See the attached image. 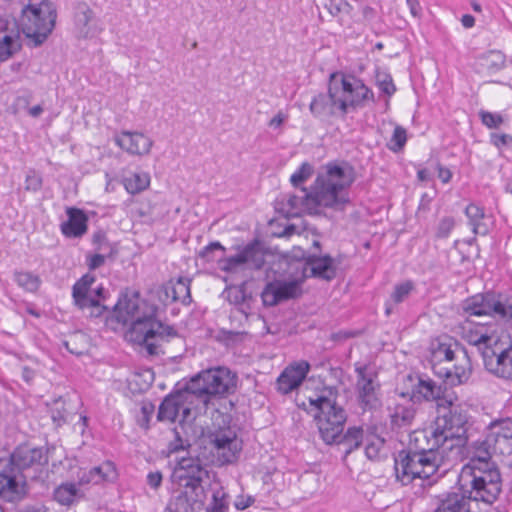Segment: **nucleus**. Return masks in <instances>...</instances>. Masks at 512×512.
I'll return each mask as SVG.
<instances>
[{"label":"nucleus","instance_id":"f257e3e1","mask_svg":"<svg viewBox=\"0 0 512 512\" xmlns=\"http://www.w3.org/2000/svg\"><path fill=\"white\" fill-rule=\"evenodd\" d=\"M355 181V171L348 163H328L318 173L310 191L302 189V196L285 195L278 202L285 217L302 213L318 214L322 208L343 210L350 202L348 189Z\"/></svg>","mask_w":512,"mask_h":512},{"label":"nucleus","instance_id":"f03ea898","mask_svg":"<svg viewBox=\"0 0 512 512\" xmlns=\"http://www.w3.org/2000/svg\"><path fill=\"white\" fill-rule=\"evenodd\" d=\"M156 309L137 292L123 294L114 306L117 322L129 325L126 332L129 341L145 345L150 354L156 353L159 342L175 336V330L155 319Z\"/></svg>","mask_w":512,"mask_h":512},{"label":"nucleus","instance_id":"7ed1b4c3","mask_svg":"<svg viewBox=\"0 0 512 512\" xmlns=\"http://www.w3.org/2000/svg\"><path fill=\"white\" fill-rule=\"evenodd\" d=\"M411 448L408 452H400L395 459L396 480L402 485H408L416 480H427L433 476L442 465H452L440 443H434V439L425 430L414 431L410 435Z\"/></svg>","mask_w":512,"mask_h":512},{"label":"nucleus","instance_id":"20e7f679","mask_svg":"<svg viewBox=\"0 0 512 512\" xmlns=\"http://www.w3.org/2000/svg\"><path fill=\"white\" fill-rule=\"evenodd\" d=\"M374 100L373 92L358 78L343 72L329 76L328 94H319L310 103L316 117L344 116Z\"/></svg>","mask_w":512,"mask_h":512},{"label":"nucleus","instance_id":"39448f33","mask_svg":"<svg viewBox=\"0 0 512 512\" xmlns=\"http://www.w3.org/2000/svg\"><path fill=\"white\" fill-rule=\"evenodd\" d=\"M495 455L492 443L487 432L486 436L467 446L469 463L462 471V479L466 475L471 477V494L476 500L486 503L494 502L501 492V476L499 471L490 462Z\"/></svg>","mask_w":512,"mask_h":512},{"label":"nucleus","instance_id":"423d86ee","mask_svg":"<svg viewBox=\"0 0 512 512\" xmlns=\"http://www.w3.org/2000/svg\"><path fill=\"white\" fill-rule=\"evenodd\" d=\"M458 397L454 393L443 396L439 407L449 408L448 414L436 419L434 425L426 430L444 449H448L449 462H457L462 458L463 448L467 445V429L469 415L466 405L458 404Z\"/></svg>","mask_w":512,"mask_h":512},{"label":"nucleus","instance_id":"0eeeda50","mask_svg":"<svg viewBox=\"0 0 512 512\" xmlns=\"http://www.w3.org/2000/svg\"><path fill=\"white\" fill-rule=\"evenodd\" d=\"M176 474L181 490L170 500L167 512H202L206 498L204 483L209 479L208 472L198 461L182 459Z\"/></svg>","mask_w":512,"mask_h":512},{"label":"nucleus","instance_id":"6e6552de","mask_svg":"<svg viewBox=\"0 0 512 512\" xmlns=\"http://www.w3.org/2000/svg\"><path fill=\"white\" fill-rule=\"evenodd\" d=\"M57 10L51 0H29L22 9V31L32 47L42 45L55 27Z\"/></svg>","mask_w":512,"mask_h":512},{"label":"nucleus","instance_id":"1a4fd4ad","mask_svg":"<svg viewBox=\"0 0 512 512\" xmlns=\"http://www.w3.org/2000/svg\"><path fill=\"white\" fill-rule=\"evenodd\" d=\"M311 410L315 411L321 438L326 444H334L339 441L347 420L345 410L339 406L334 398L327 397L323 393L316 397H309Z\"/></svg>","mask_w":512,"mask_h":512},{"label":"nucleus","instance_id":"9d476101","mask_svg":"<svg viewBox=\"0 0 512 512\" xmlns=\"http://www.w3.org/2000/svg\"><path fill=\"white\" fill-rule=\"evenodd\" d=\"M236 387V376L226 367H216L200 372L188 385L193 397H198L204 405L209 395L231 393Z\"/></svg>","mask_w":512,"mask_h":512},{"label":"nucleus","instance_id":"9b49d317","mask_svg":"<svg viewBox=\"0 0 512 512\" xmlns=\"http://www.w3.org/2000/svg\"><path fill=\"white\" fill-rule=\"evenodd\" d=\"M265 263L262 247L257 243H250L237 254L223 257L218 260L221 271L245 281L254 270H259Z\"/></svg>","mask_w":512,"mask_h":512},{"label":"nucleus","instance_id":"f8f14e48","mask_svg":"<svg viewBox=\"0 0 512 512\" xmlns=\"http://www.w3.org/2000/svg\"><path fill=\"white\" fill-rule=\"evenodd\" d=\"M104 292L103 286L96 284L95 276L87 273L73 285L72 297L75 305L88 316L99 317L106 310L102 304Z\"/></svg>","mask_w":512,"mask_h":512},{"label":"nucleus","instance_id":"ddd939ff","mask_svg":"<svg viewBox=\"0 0 512 512\" xmlns=\"http://www.w3.org/2000/svg\"><path fill=\"white\" fill-rule=\"evenodd\" d=\"M485 368L494 376L512 381V339L504 335L490 350L483 352Z\"/></svg>","mask_w":512,"mask_h":512},{"label":"nucleus","instance_id":"4468645a","mask_svg":"<svg viewBox=\"0 0 512 512\" xmlns=\"http://www.w3.org/2000/svg\"><path fill=\"white\" fill-rule=\"evenodd\" d=\"M461 337L479 350H490L504 335L499 334V326L495 321L486 323L464 320L460 326Z\"/></svg>","mask_w":512,"mask_h":512},{"label":"nucleus","instance_id":"2eb2a0df","mask_svg":"<svg viewBox=\"0 0 512 512\" xmlns=\"http://www.w3.org/2000/svg\"><path fill=\"white\" fill-rule=\"evenodd\" d=\"M356 391L360 405L364 409H374L380 405L377 374L368 365L356 363Z\"/></svg>","mask_w":512,"mask_h":512},{"label":"nucleus","instance_id":"dca6fc26","mask_svg":"<svg viewBox=\"0 0 512 512\" xmlns=\"http://www.w3.org/2000/svg\"><path fill=\"white\" fill-rule=\"evenodd\" d=\"M209 440L222 464L234 462L242 449L241 440L231 428L211 432Z\"/></svg>","mask_w":512,"mask_h":512},{"label":"nucleus","instance_id":"f3484780","mask_svg":"<svg viewBox=\"0 0 512 512\" xmlns=\"http://www.w3.org/2000/svg\"><path fill=\"white\" fill-rule=\"evenodd\" d=\"M25 494V476L15 467L7 464L0 471V497L6 501L14 502L22 499Z\"/></svg>","mask_w":512,"mask_h":512},{"label":"nucleus","instance_id":"a211bd4d","mask_svg":"<svg viewBox=\"0 0 512 512\" xmlns=\"http://www.w3.org/2000/svg\"><path fill=\"white\" fill-rule=\"evenodd\" d=\"M193 395L190 390L179 394L175 397H167L161 403L158 411V419L161 421H185L190 413L191 408L185 405L186 402H192Z\"/></svg>","mask_w":512,"mask_h":512},{"label":"nucleus","instance_id":"6ab92c4d","mask_svg":"<svg viewBox=\"0 0 512 512\" xmlns=\"http://www.w3.org/2000/svg\"><path fill=\"white\" fill-rule=\"evenodd\" d=\"M115 143L132 156L144 157L150 154L154 141L138 131H122L115 137Z\"/></svg>","mask_w":512,"mask_h":512},{"label":"nucleus","instance_id":"aec40b11","mask_svg":"<svg viewBox=\"0 0 512 512\" xmlns=\"http://www.w3.org/2000/svg\"><path fill=\"white\" fill-rule=\"evenodd\" d=\"M302 281L301 277L290 281L269 283L262 293L264 304L273 306L283 300L297 297L301 293Z\"/></svg>","mask_w":512,"mask_h":512},{"label":"nucleus","instance_id":"412c9836","mask_svg":"<svg viewBox=\"0 0 512 512\" xmlns=\"http://www.w3.org/2000/svg\"><path fill=\"white\" fill-rule=\"evenodd\" d=\"M47 462L48 457L43 448L21 445L11 454L8 465L23 473L28 468L41 466Z\"/></svg>","mask_w":512,"mask_h":512},{"label":"nucleus","instance_id":"4be33fe9","mask_svg":"<svg viewBox=\"0 0 512 512\" xmlns=\"http://www.w3.org/2000/svg\"><path fill=\"white\" fill-rule=\"evenodd\" d=\"M494 454H512V421L502 419L490 423L487 428Z\"/></svg>","mask_w":512,"mask_h":512},{"label":"nucleus","instance_id":"5701e85b","mask_svg":"<svg viewBox=\"0 0 512 512\" xmlns=\"http://www.w3.org/2000/svg\"><path fill=\"white\" fill-rule=\"evenodd\" d=\"M309 370L310 364L304 360L287 366L277 378V390L282 394H288L297 389Z\"/></svg>","mask_w":512,"mask_h":512},{"label":"nucleus","instance_id":"b1692460","mask_svg":"<svg viewBox=\"0 0 512 512\" xmlns=\"http://www.w3.org/2000/svg\"><path fill=\"white\" fill-rule=\"evenodd\" d=\"M302 278L317 277L323 280H331L336 276V267L334 260L328 256H310L305 263L302 264Z\"/></svg>","mask_w":512,"mask_h":512},{"label":"nucleus","instance_id":"393cba45","mask_svg":"<svg viewBox=\"0 0 512 512\" xmlns=\"http://www.w3.org/2000/svg\"><path fill=\"white\" fill-rule=\"evenodd\" d=\"M459 359L457 364L449 365L440 371H436L440 377L444 378L446 384L450 386L466 383L471 375V364L464 350H459Z\"/></svg>","mask_w":512,"mask_h":512},{"label":"nucleus","instance_id":"a878e982","mask_svg":"<svg viewBox=\"0 0 512 512\" xmlns=\"http://www.w3.org/2000/svg\"><path fill=\"white\" fill-rule=\"evenodd\" d=\"M66 214L68 219L60 225L62 234L67 238L82 237L88 228V217L84 211L75 207H68Z\"/></svg>","mask_w":512,"mask_h":512},{"label":"nucleus","instance_id":"bb28decb","mask_svg":"<svg viewBox=\"0 0 512 512\" xmlns=\"http://www.w3.org/2000/svg\"><path fill=\"white\" fill-rule=\"evenodd\" d=\"M471 500L477 501L472 497L471 489L468 496L461 491L450 492L439 500L433 512H473L471 510Z\"/></svg>","mask_w":512,"mask_h":512},{"label":"nucleus","instance_id":"cd10ccee","mask_svg":"<svg viewBox=\"0 0 512 512\" xmlns=\"http://www.w3.org/2000/svg\"><path fill=\"white\" fill-rule=\"evenodd\" d=\"M416 409L413 404H396L390 408V426L392 430H408L415 419Z\"/></svg>","mask_w":512,"mask_h":512},{"label":"nucleus","instance_id":"c85d7f7f","mask_svg":"<svg viewBox=\"0 0 512 512\" xmlns=\"http://www.w3.org/2000/svg\"><path fill=\"white\" fill-rule=\"evenodd\" d=\"M164 293V301H179L183 304H189L191 302L190 279L179 277L176 281H170L165 285Z\"/></svg>","mask_w":512,"mask_h":512},{"label":"nucleus","instance_id":"c756f323","mask_svg":"<svg viewBox=\"0 0 512 512\" xmlns=\"http://www.w3.org/2000/svg\"><path fill=\"white\" fill-rule=\"evenodd\" d=\"M492 295L493 293H485L469 297L462 304L464 313L469 316H490Z\"/></svg>","mask_w":512,"mask_h":512},{"label":"nucleus","instance_id":"7c9ffc66","mask_svg":"<svg viewBox=\"0 0 512 512\" xmlns=\"http://www.w3.org/2000/svg\"><path fill=\"white\" fill-rule=\"evenodd\" d=\"M490 316L512 324V296L493 293Z\"/></svg>","mask_w":512,"mask_h":512},{"label":"nucleus","instance_id":"2f4dec72","mask_svg":"<svg viewBox=\"0 0 512 512\" xmlns=\"http://www.w3.org/2000/svg\"><path fill=\"white\" fill-rule=\"evenodd\" d=\"M469 225L475 235H486L489 232L488 218L483 209L476 204H469L465 209Z\"/></svg>","mask_w":512,"mask_h":512},{"label":"nucleus","instance_id":"473e14b6","mask_svg":"<svg viewBox=\"0 0 512 512\" xmlns=\"http://www.w3.org/2000/svg\"><path fill=\"white\" fill-rule=\"evenodd\" d=\"M459 350L462 349L459 348L456 343L454 345L448 343H438L437 346L432 350V362L435 372L438 371L436 363L445 361L450 364L453 360H458L460 355Z\"/></svg>","mask_w":512,"mask_h":512},{"label":"nucleus","instance_id":"72a5a7b5","mask_svg":"<svg viewBox=\"0 0 512 512\" xmlns=\"http://www.w3.org/2000/svg\"><path fill=\"white\" fill-rule=\"evenodd\" d=\"M363 441V429L361 427H351L345 434L341 433L339 441L335 444H340L344 447V453L350 454L355 449L359 448Z\"/></svg>","mask_w":512,"mask_h":512},{"label":"nucleus","instance_id":"f704fd0d","mask_svg":"<svg viewBox=\"0 0 512 512\" xmlns=\"http://www.w3.org/2000/svg\"><path fill=\"white\" fill-rule=\"evenodd\" d=\"M125 189L130 194H137L150 185V175L146 172L134 173L123 179Z\"/></svg>","mask_w":512,"mask_h":512},{"label":"nucleus","instance_id":"c9c22d12","mask_svg":"<svg viewBox=\"0 0 512 512\" xmlns=\"http://www.w3.org/2000/svg\"><path fill=\"white\" fill-rule=\"evenodd\" d=\"M21 48L18 34H5L0 38V62L7 61Z\"/></svg>","mask_w":512,"mask_h":512},{"label":"nucleus","instance_id":"e433bc0d","mask_svg":"<svg viewBox=\"0 0 512 512\" xmlns=\"http://www.w3.org/2000/svg\"><path fill=\"white\" fill-rule=\"evenodd\" d=\"M92 469L95 477L94 485L103 482H113L118 477L116 466L111 461H105L101 463L99 466L93 467Z\"/></svg>","mask_w":512,"mask_h":512},{"label":"nucleus","instance_id":"4c0bfd02","mask_svg":"<svg viewBox=\"0 0 512 512\" xmlns=\"http://www.w3.org/2000/svg\"><path fill=\"white\" fill-rule=\"evenodd\" d=\"M416 390L425 400H436L438 406L445 395H442L441 387L437 386L432 380L420 379Z\"/></svg>","mask_w":512,"mask_h":512},{"label":"nucleus","instance_id":"58836bf2","mask_svg":"<svg viewBox=\"0 0 512 512\" xmlns=\"http://www.w3.org/2000/svg\"><path fill=\"white\" fill-rule=\"evenodd\" d=\"M78 497V489L74 483H64L54 491L55 500L61 505H71Z\"/></svg>","mask_w":512,"mask_h":512},{"label":"nucleus","instance_id":"ea45409f","mask_svg":"<svg viewBox=\"0 0 512 512\" xmlns=\"http://www.w3.org/2000/svg\"><path fill=\"white\" fill-rule=\"evenodd\" d=\"M229 507L228 495L222 487L213 488L212 502L204 508V512H227Z\"/></svg>","mask_w":512,"mask_h":512},{"label":"nucleus","instance_id":"a19ab883","mask_svg":"<svg viewBox=\"0 0 512 512\" xmlns=\"http://www.w3.org/2000/svg\"><path fill=\"white\" fill-rule=\"evenodd\" d=\"M14 280L21 288L28 292L37 291L41 283L37 275L24 271H16L14 273Z\"/></svg>","mask_w":512,"mask_h":512},{"label":"nucleus","instance_id":"79ce46f5","mask_svg":"<svg viewBox=\"0 0 512 512\" xmlns=\"http://www.w3.org/2000/svg\"><path fill=\"white\" fill-rule=\"evenodd\" d=\"M313 172V166L308 162H304L299 169L291 175L290 182L294 187H299L312 176Z\"/></svg>","mask_w":512,"mask_h":512},{"label":"nucleus","instance_id":"37998d69","mask_svg":"<svg viewBox=\"0 0 512 512\" xmlns=\"http://www.w3.org/2000/svg\"><path fill=\"white\" fill-rule=\"evenodd\" d=\"M406 141H407L406 130L402 126L397 125L394 128V132L392 134L390 144H389V149L394 152L400 151L404 147Z\"/></svg>","mask_w":512,"mask_h":512},{"label":"nucleus","instance_id":"c03bdc74","mask_svg":"<svg viewBox=\"0 0 512 512\" xmlns=\"http://www.w3.org/2000/svg\"><path fill=\"white\" fill-rule=\"evenodd\" d=\"M413 289V284L410 281H406L395 286L391 299L394 303L399 304L403 302L410 294Z\"/></svg>","mask_w":512,"mask_h":512},{"label":"nucleus","instance_id":"a18cd8bd","mask_svg":"<svg viewBox=\"0 0 512 512\" xmlns=\"http://www.w3.org/2000/svg\"><path fill=\"white\" fill-rule=\"evenodd\" d=\"M479 116L482 123L490 129L498 128L504 122V119L500 114H494L482 110L479 112Z\"/></svg>","mask_w":512,"mask_h":512},{"label":"nucleus","instance_id":"49530a36","mask_svg":"<svg viewBox=\"0 0 512 512\" xmlns=\"http://www.w3.org/2000/svg\"><path fill=\"white\" fill-rule=\"evenodd\" d=\"M42 177L35 170H30L25 179V189L27 191L37 192L42 187Z\"/></svg>","mask_w":512,"mask_h":512},{"label":"nucleus","instance_id":"de8ad7c7","mask_svg":"<svg viewBox=\"0 0 512 512\" xmlns=\"http://www.w3.org/2000/svg\"><path fill=\"white\" fill-rule=\"evenodd\" d=\"M455 226L453 217H444L440 220L437 226L436 236L439 238H446L449 236Z\"/></svg>","mask_w":512,"mask_h":512},{"label":"nucleus","instance_id":"09e8293b","mask_svg":"<svg viewBox=\"0 0 512 512\" xmlns=\"http://www.w3.org/2000/svg\"><path fill=\"white\" fill-rule=\"evenodd\" d=\"M93 12L92 10L84 5L82 8H80L75 16V22L76 25L81 27V29H84L90 22L92 18Z\"/></svg>","mask_w":512,"mask_h":512},{"label":"nucleus","instance_id":"8fccbe9b","mask_svg":"<svg viewBox=\"0 0 512 512\" xmlns=\"http://www.w3.org/2000/svg\"><path fill=\"white\" fill-rule=\"evenodd\" d=\"M377 83L382 92L391 96L396 88L393 84L392 78L389 75H377Z\"/></svg>","mask_w":512,"mask_h":512},{"label":"nucleus","instance_id":"3c124183","mask_svg":"<svg viewBox=\"0 0 512 512\" xmlns=\"http://www.w3.org/2000/svg\"><path fill=\"white\" fill-rule=\"evenodd\" d=\"M215 250L225 251V248L219 242H212L209 245L205 246L201 250L199 255H200V257L204 258L207 261H213L212 253Z\"/></svg>","mask_w":512,"mask_h":512},{"label":"nucleus","instance_id":"603ef678","mask_svg":"<svg viewBox=\"0 0 512 512\" xmlns=\"http://www.w3.org/2000/svg\"><path fill=\"white\" fill-rule=\"evenodd\" d=\"M288 115L282 111H279L268 123L269 127L277 130L287 121Z\"/></svg>","mask_w":512,"mask_h":512},{"label":"nucleus","instance_id":"864d4df0","mask_svg":"<svg viewBox=\"0 0 512 512\" xmlns=\"http://www.w3.org/2000/svg\"><path fill=\"white\" fill-rule=\"evenodd\" d=\"M94 473L93 469L85 470L81 469L78 473V481L80 485L93 484L94 485Z\"/></svg>","mask_w":512,"mask_h":512},{"label":"nucleus","instance_id":"5fc2aeb1","mask_svg":"<svg viewBox=\"0 0 512 512\" xmlns=\"http://www.w3.org/2000/svg\"><path fill=\"white\" fill-rule=\"evenodd\" d=\"M105 262V257L101 254L87 256V265L91 270L101 267Z\"/></svg>","mask_w":512,"mask_h":512},{"label":"nucleus","instance_id":"6e6d98bb","mask_svg":"<svg viewBox=\"0 0 512 512\" xmlns=\"http://www.w3.org/2000/svg\"><path fill=\"white\" fill-rule=\"evenodd\" d=\"M147 483L150 487L157 489L162 483V474L160 472H150L147 475Z\"/></svg>","mask_w":512,"mask_h":512},{"label":"nucleus","instance_id":"4d7b16f0","mask_svg":"<svg viewBox=\"0 0 512 512\" xmlns=\"http://www.w3.org/2000/svg\"><path fill=\"white\" fill-rule=\"evenodd\" d=\"M491 139L495 146L500 147L508 144L512 137L507 134H492Z\"/></svg>","mask_w":512,"mask_h":512},{"label":"nucleus","instance_id":"13d9d810","mask_svg":"<svg viewBox=\"0 0 512 512\" xmlns=\"http://www.w3.org/2000/svg\"><path fill=\"white\" fill-rule=\"evenodd\" d=\"M406 4L414 17H420L422 8L419 0H406Z\"/></svg>","mask_w":512,"mask_h":512},{"label":"nucleus","instance_id":"bf43d9fd","mask_svg":"<svg viewBox=\"0 0 512 512\" xmlns=\"http://www.w3.org/2000/svg\"><path fill=\"white\" fill-rule=\"evenodd\" d=\"M451 172L447 168H443L441 166L438 167V177L442 180L443 183H447L451 179Z\"/></svg>","mask_w":512,"mask_h":512},{"label":"nucleus","instance_id":"052dcab7","mask_svg":"<svg viewBox=\"0 0 512 512\" xmlns=\"http://www.w3.org/2000/svg\"><path fill=\"white\" fill-rule=\"evenodd\" d=\"M461 23L465 28H472L475 25V18L471 14H464L461 17Z\"/></svg>","mask_w":512,"mask_h":512},{"label":"nucleus","instance_id":"680f3d73","mask_svg":"<svg viewBox=\"0 0 512 512\" xmlns=\"http://www.w3.org/2000/svg\"><path fill=\"white\" fill-rule=\"evenodd\" d=\"M251 498L248 497L247 499H243V498H240L238 500L235 501V507L238 509V510H244L246 509L247 507H249L251 505Z\"/></svg>","mask_w":512,"mask_h":512},{"label":"nucleus","instance_id":"e2e57ef3","mask_svg":"<svg viewBox=\"0 0 512 512\" xmlns=\"http://www.w3.org/2000/svg\"><path fill=\"white\" fill-rule=\"evenodd\" d=\"M340 5V13L350 14L353 10L352 5L347 0H341L339 2Z\"/></svg>","mask_w":512,"mask_h":512},{"label":"nucleus","instance_id":"0e129e2a","mask_svg":"<svg viewBox=\"0 0 512 512\" xmlns=\"http://www.w3.org/2000/svg\"><path fill=\"white\" fill-rule=\"evenodd\" d=\"M22 377L27 383H29L34 378V371L28 367H23Z\"/></svg>","mask_w":512,"mask_h":512},{"label":"nucleus","instance_id":"69168bd1","mask_svg":"<svg viewBox=\"0 0 512 512\" xmlns=\"http://www.w3.org/2000/svg\"><path fill=\"white\" fill-rule=\"evenodd\" d=\"M325 8L329 11V13L332 16H337L338 14H340V5H339V3H337V4L330 3L329 5H325Z\"/></svg>","mask_w":512,"mask_h":512},{"label":"nucleus","instance_id":"338daca9","mask_svg":"<svg viewBox=\"0 0 512 512\" xmlns=\"http://www.w3.org/2000/svg\"><path fill=\"white\" fill-rule=\"evenodd\" d=\"M365 453H366V456H367L369 459H372V458L376 457V455H377L376 447H375L374 445H368V446L365 448Z\"/></svg>","mask_w":512,"mask_h":512},{"label":"nucleus","instance_id":"774afa93","mask_svg":"<svg viewBox=\"0 0 512 512\" xmlns=\"http://www.w3.org/2000/svg\"><path fill=\"white\" fill-rule=\"evenodd\" d=\"M42 112H43V108L40 105H36L29 109V114L32 117H38L41 115Z\"/></svg>","mask_w":512,"mask_h":512}]
</instances>
